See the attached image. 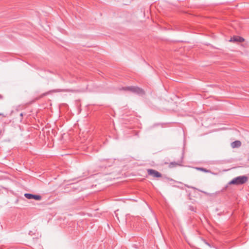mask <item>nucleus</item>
Listing matches in <instances>:
<instances>
[{
  "mask_svg": "<svg viewBox=\"0 0 249 249\" xmlns=\"http://www.w3.org/2000/svg\"><path fill=\"white\" fill-rule=\"evenodd\" d=\"M121 89L129 91L138 94H143L144 93V91L142 89L135 86L124 87H123Z\"/></svg>",
  "mask_w": 249,
  "mask_h": 249,
  "instance_id": "obj_1",
  "label": "nucleus"
},
{
  "mask_svg": "<svg viewBox=\"0 0 249 249\" xmlns=\"http://www.w3.org/2000/svg\"><path fill=\"white\" fill-rule=\"evenodd\" d=\"M248 181V178L246 176H239L234 178L229 183V184L239 185L243 184Z\"/></svg>",
  "mask_w": 249,
  "mask_h": 249,
  "instance_id": "obj_2",
  "label": "nucleus"
},
{
  "mask_svg": "<svg viewBox=\"0 0 249 249\" xmlns=\"http://www.w3.org/2000/svg\"><path fill=\"white\" fill-rule=\"evenodd\" d=\"M147 171L149 175H150L154 178H160L162 176L161 173L154 169H147Z\"/></svg>",
  "mask_w": 249,
  "mask_h": 249,
  "instance_id": "obj_3",
  "label": "nucleus"
},
{
  "mask_svg": "<svg viewBox=\"0 0 249 249\" xmlns=\"http://www.w3.org/2000/svg\"><path fill=\"white\" fill-rule=\"evenodd\" d=\"M24 196L26 198L29 199H34L37 200H40L41 199V196L40 195L26 193L24 194Z\"/></svg>",
  "mask_w": 249,
  "mask_h": 249,
  "instance_id": "obj_4",
  "label": "nucleus"
},
{
  "mask_svg": "<svg viewBox=\"0 0 249 249\" xmlns=\"http://www.w3.org/2000/svg\"><path fill=\"white\" fill-rule=\"evenodd\" d=\"M231 42H242L244 41V39L239 36H233L231 38L230 40Z\"/></svg>",
  "mask_w": 249,
  "mask_h": 249,
  "instance_id": "obj_5",
  "label": "nucleus"
},
{
  "mask_svg": "<svg viewBox=\"0 0 249 249\" xmlns=\"http://www.w3.org/2000/svg\"><path fill=\"white\" fill-rule=\"evenodd\" d=\"M241 145V142L240 141H235L231 143L232 148H238Z\"/></svg>",
  "mask_w": 249,
  "mask_h": 249,
  "instance_id": "obj_6",
  "label": "nucleus"
},
{
  "mask_svg": "<svg viewBox=\"0 0 249 249\" xmlns=\"http://www.w3.org/2000/svg\"><path fill=\"white\" fill-rule=\"evenodd\" d=\"M182 164V161L171 162L169 164V167L171 168L176 167L177 166H180Z\"/></svg>",
  "mask_w": 249,
  "mask_h": 249,
  "instance_id": "obj_7",
  "label": "nucleus"
},
{
  "mask_svg": "<svg viewBox=\"0 0 249 249\" xmlns=\"http://www.w3.org/2000/svg\"><path fill=\"white\" fill-rule=\"evenodd\" d=\"M196 169L197 170L203 171V172H205V173L209 172V170H207V169H206L205 168H202V167H196Z\"/></svg>",
  "mask_w": 249,
  "mask_h": 249,
  "instance_id": "obj_8",
  "label": "nucleus"
},
{
  "mask_svg": "<svg viewBox=\"0 0 249 249\" xmlns=\"http://www.w3.org/2000/svg\"><path fill=\"white\" fill-rule=\"evenodd\" d=\"M23 116V113H21L20 114V116L21 117V118H20V122H21L22 120V117Z\"/></svg>",
  "mask_w": 249,
  "mask_h": 249,
  "instance_id": "obj_9",
  "label": "nucleus"
},
{
  "mask_svg": "<svg viewBox=\"0 0 249 249\" xmlns=\"http://www.w3.org/2000/svg\"><path fill=\"white\" fill-rule=\"evenodd\" d=\"M0 116H4V115H3V113H0Z\"/></svg>",
  "mask_w": 249,
  "mask_h": 249,
  "instance_id": "obj_10",
  "label": "nucleus"
},
{
  "mask_svg": "<svg viewBox=\"0 0 249 249\" xmlns=\"http://www.w3.org/2000/svg\"><path fill=\"white\" fill-rule=\"evenodd\" d=\"M65 91L64 90H59V91Z\"/></svg>",
  "mask_w": 249,
  "mask_h": 249,
  "instance_id": "obj_11",
  "label": "nucleus"
}]
</instances>
